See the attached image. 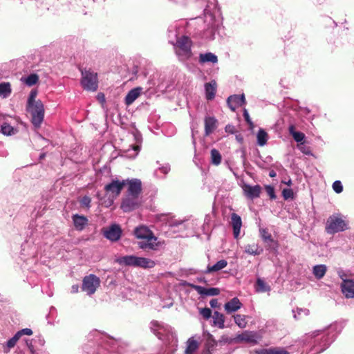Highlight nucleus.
<instances>
[{"mask_svg": "<svg viewBox=\"0 0 354 354\" xmlns=\"http://www.w3.org/2000/svg\"><path fill=\"white\" fill-rule=\"evenodd\" d=\"M335 339V335L331 329L317 330L306 334L304 341V344L310 348V351L317 354L328 348Z\"/></svg>", "mask_w": 354, "mask_h": 354, "instance_id": "1", "label": "nucleus"}, {"mask_svg": "<svg viewBox=\"0 0 354 354\" xmlns=\"http://www.w3.org/2000/svg\"><path fill=\"white\" fill-rule=\"evenodd\" d=\"M176 27L168 30L169 42L174 46V51L180 62H185L192 56V41L186 35L178 37Z\"/></svg>", "mask_w": 354, "mask_h": 354, "instance_id": "2", "label": "nucleus"}, {"mask_svg": "<svg viewBox=\"0 0 354 354\" xmlns=\"http://www.w3.org/2000/svg\"><path fill=\"white\" fill-rule=\"evenodd\" d=\"M134 235L141 239L138 243V246L142 250H157L161 245V242L158 241V238L154 236L153 232L145 225H140L135 228Z\"/></svg>", "mask_w": 354, "mask_h": 354, "instance_id": "3", "label": "nucleus"}, {"mask_svg": "<svg viewBox=\"0 0 354 354\" xmlns=\"http://www.w3.org/2000/svg\"><path fill=\"white\" fill-rule=\"evenodd\" d=\"M117 262L122 266L151 268L156 265L155 262L148 258L139 257L134 255H127L117 259Z\"/></svg>", "mask_w": 354, "mask_h": 354, "instance_id": "4", "label": "nucleus"}, {"mask_svg": "<svg viewBox=\"0 0 354 354\" xmlns=\"http://www.w3.org/2000/svg\"><path fill=\"white\" fill-rule=\"evenodd\" d=\"M196 19H201L204 22H218L223 21V18L217 6L216 0H208V3L203 10V17L198 16Z\"/></svg>", "mask_w": 354, "mask_h": 354, "instance_id": "5", "label": "nucleus"}, {"mask_svg": "<svg viewBox=\"0 0 354 354\" xmlns=\"http://www.w3.org/2000/svg\"><path fill=\"white\" fill-rule=\"evenodd\" d=\"M325 228L328 234H334L346 230L348 223L341 214H333L328 218Z\"/></svg>", "mask_w": 354, "mask_h": 354, "instance_id": "6", "label": "nucleus"}, {"mask_svg": "<svg viewBox=\"0 0 354 354\" xmlns=\"http://www.w3.org/2000/svg\"><path fill=\"white\" fill-rule=\"evenodd\" d=\"M126 182L127 180H124L122 181L113 180L110 183L105 185L104 190L109 195V199L102 203L106 207H109L113 203L115 198L120 195L123 187L126 185Z\"/></svg>", "mask_w": 354, "mask_h": 354, "instance_id": "7", "label": "nucleus"}, {"mask_svg": "<svg viewBox=\"0 0 354 354\" xmlns=\"http://www.w3.org/2000/svg\"><path fill=\"white\" fill-rule=\"evenodd\" d=\"M88 339L101 344L102 347H105L106 349H108L107 347H109V349L111 351H115V344L116 341L97 330H92L88 335Z\"/></svg>", "mask_w": 354, "mask_h": 354, "instance_id": "8", "label": "nucleus"}, {"mask_svg": "<svg viewBox=\"0 0 354 354\" xmlns=\"http://www.w3.org/2000/svg\"><path fill=\"white\" fill-rule=\"evenodd\" d=\"M26 110L32 116L31 122L32 124L38 128L41 126L44 118V106L40 100H37L36 104L29 107Z\"/></svg>", "mask_w": 354, "mask_h": 354, "instance_id": "9", "label": "nucleus"}, {"mask_svg": "<svg viewBox=\"0 0 354 354\" xmlns=\"http://www.w3.org/2000/svg\"><path fill=\"white\" fill-rule=\"evenodd\" d=\"M81 73V84L83 88L87 91H96L98 86L97 73L91 69L82 70Z\"/></svg>", "mask_w": 354, "mask_h": 354, "instance_id": "10", "label": "nucleus"}, {"mask_svg": "<svg viewBox=\"0 0 354 354\" xmlns=\"http://www.w3.org/2000/svg\"><path fill=\"white\" fill-rule=\"evenodd\" d=\"M100 283V280L99 277L91 274L84 277L83 279L82 289L83 291L86 292L87 295H92L96 291Z\"/></svg>", "mask_w": 354, "mask_h": 354, "instance_id": "11", "label": "nucleus"}, {"mask_svg": "<svg viewBox=\"0 0 354 354\" xmlns=\"http://www.w3.org/2000/svg\"><path fill=\"white\" fill-rule=\"evenodd\" d=\"M103 236L111 242H116L120 239L122 234L121 227L116 223H113L102 230Z\"/></svg>", "mask_w": 354, "mask_h": 354, "instance_id": "12", "label": "nucleus"}, {"mask_svg": "<svg viewBox=\"0 0 354 354\" xmlns=\"http://www.w3.org/2000/svg\"><path fill=\"white\" fill-rule=\"evenodd\" d=\"M140 205L139 197L126 195L121 203V209L124 212H129L138 208Z\"/></svg>", "mask_w": 354, "mask_h": 354, "instance_id": "13", "label": "nucleus"}, {"mask_svg": "<svg viewBox=\"0 0 354 354\" xmlns=\"http://www.w3.org/2000/svg\"><path fill=\"white\" fill-rule=\"evenodd\" d=\"M126 185H127V195L139 197L142 191V183L140 180L137 178L127 179Z\"/></svg>", "mask_w": 354, "mask_h": 354, "instance_id": "14", "label": "nucleus"}, {"mask_svg": "<svg viewBox=\"0 0 354 354\" xmlns=\"http://www.w3.org/2000/svg\"><path fill=\"white\" fill-rule=\"evenodd\" d=\"M242 189L245 196L251 200L259 197L261 190V187L258 185L252 186L246 183L243 185Z\"/></svg>", "mask_w": 354, "mask_h": 354, "instance_id": "15", "label": "nucleus"}, {"mask_svg": "<svg viewBox=\"0 0 354 354\" xmlns=\"http://www.w3.org/2000/svg\"><path fill=\"white\" fill-rule=\"evenodd\" d=\"M236 338L241 342L257 344L261 337L257 332L245 331L239 334Z\"/></svg>", "mask_w": 354, "mask_h": 354, "instance_id": "16", "label": "nucleus"}, {"mask_svg": "<svg viewBox=\"0 0 354 354\" xmlns=\"http://www.w3.org/2000/svg\"><path fill=\"white\" fill-rule=\"evenodd\" d=\"M133 137H134V140L136 141V144L131 145V148L128 149L126 151V153H127L126 156H127L130 158H136L138 156V154L140 150V144H141V140H142L140 134L137 133H133Z\"/></svg>", "mask_w": 354, "mask_h": 354, "instance_id": "17", "label": "nucleus"}, {"mask_svg": "<svg viewBox=\"0 0 354 354\" xmlns=\"http://www.w3.org/2000/svg\"><path fill=\"white\" fill-rule=\"evenodd\" d=\"M189 286L195 290L201 296H216L219 295L220 290L217 288H209L189 283Z\"/></svg>", "mask_w": 354, "mask_h": 354, "instance_id": "18", "label": "nucleus"}, {"mask_svg": "<svg viewBox=\"0 0 354 354\" xmlns=\"http://www.w3.org/2000/svg\"><path fill=\"white\" fill-rule=\"evenodd\" d=\"M227 102L230 109L234 111L237 107L245 104V95L244 94L231 95L227 98Z\"/></svg>", "mask_w": 354, "mask_h": 354, "instance_id": "19", "label": "nucleus"}, {"mask_svg": "<svg viewBox=\"0 0 354 354\" xmlns=\"http://www.w3.org/2000/svg\"><path fill=\"white\" fill-rule=\"evenodd\" d=\"M343 295L346 298H354V281L352 279H344L341 284Z\"/></svg>", "mask_w": 354, "mask_h": 354, "instance_id": "20", "label": "nucleus"}, {"mask_svg": "<svg viewBox=\"0 0 354 354\" xmlns=\"http://www.w3.org/2000/svg\"><path fill=\"white\" fill-rule=\"evenodd\" d=\"M205 135L206 136L212 133L218 127V120L214 116H206L204 119Z\"/></svg>", "mask_w": 354, "mask_h": 354, "instance_id": "21", "label": "nucleus"}, {"mask_svg": "<svg viewBox=\"0 0 354 354\" xmlns=\"http://www.w3.org/2000/svg\"><path fill=\"white\" fill-rule=\"evenodd\" d=\"M231 225L233 229V235L235 239H238L240 235L242 221L240 216L236 213L231 214Z\"/></svg>", "mask_w": 354, "mask_h": 354, "instance_id": "22", "label": "nucleus"}, {"mask_svg": "<svg viewBox=\"0 0 354 354\" xmlns=\"http://www.w3.org/2000/svg\"><path fill=\"white\" fill-rule=\"evenodd\" d=\"M241 307L242 304L237 297L232 298L224 305V309L228 314L237 311Z\"/></svg>", "mask_w": 354, "mask_h": 354, "instance_id": "23", "label": "nucleus"}, {"mask_svg": "<svg viewBox=\"0 0 354 354\" xmlns=\"http://www.w3.org/2000/svg\"><path fill=\"white\" fill-rule=\"evenodd\" d=\"M26 344L32 354H35L36 351L38 349V346H44L45 344V340L41 336H37L35 339L31 340H26Z\"/></svg>", "mask_w": 354, "mask_h": 354, "instance_id": "24", "label": "nucleus"}, {"mask_svg": "<svg viewBox=\"0 0 354 354\" xmlns=\"http://www.w3.org/2000/svg\"><path fill=\"white\" fill-rule=\"evenodd\" d=\"M142 91V87H136L130 90L127 94L124 102L127 105L131 104L141 94Z\"/></svg>", "mask_w": 354, "mask_h": 354, "instance_id": "25", "label": "nucleus"}, {"mask_svg": "<svg viewBox=\"0 0 354 354\" xmlns=\"http://www.w3.org/2000/svg\"><path fill=\"white\" fill-rule=\"evenodd\" d=\"M74 226L77 230L82 231L88 224V219L86 216L75 214L72 217Z\"/></svg>", "mask_w": 354, "mask_h": 354, "instance_id": "26", "label": "nucleus"}, {"mask_svg": "<svg viewBox=\"0 0 354 354\" xmlns=\"http://www.w3.org/2000/svg\"><path fill=\"white\" fill-rule=\"evenodd\" d=\"M198 62L201 64H204L206 63H211L214 64L218 62V57L215 54L210 52L201 53L199 54L198 57Z\"/></svg>", "mask_w": 354, "mask_h": 354, "instance_id": "27", "label": "nucleus"}, {"mask_svg": "<svg viewBox=\"0 0 354 354\" xmlns=\"http://www.w3.org/2000/svg\"><path fill=\"white\" fill-rule=\"evenodd\" d=\"M217 84L215 80H212L210 82L205 84V97L208 100L214 98Z\"/></svg>", "mask_w": 354, "mask_h": 354, "instance_id": "28", "label": "nucleus"}, {"mask_svg": "<svg viewBox=\"0 0 354 354\" xmlns=\"http://www.w3.org/2000/svg\"><path fill=\"white\" fill-rule=\"evenodd\" d=\"M169 171L170 165L168 163H165L155 169L153 176L158 179H163L165 178L166 175L169 172Z\"/></svg>", "mask_w": 354, "mask_h": 354, "instance_id": "29", "label": "nucleus"}, {"mask_svg": "<svg viewBox=\"0 0 354 354\" xmlns=\"http://www.w3.org/2000/svg\"><path fill=\"white\" fill-rule=\"evenodd\" d=\"M288 132L292 136L295 141L298 144L304 142L305 139V134L302 132L297 131L294 124L289 125Z\"/></svg>", "mask_w": 354, "mask_h": 354, "instance_id": "30", "label": "nucleus"}, {"mask_svg": "<svg viewBox=\"0 0 354 354\" xmlns=\"http://www.w3.org/2000/svg\"><path fill=\"white\" fill-rule=\"evenodd\" d=\"M150 328L153 333L160 339H162V330H166L165 326L158 321H152L150 323Z\"/></svg>", "mask_w": 354, "mask_h": 354, "instance_id": "31", "label": "nucleus"}, {"mask_svg": "<svg viewBox=\"0 0 354 354\" xmlns=\"http://www.w3.org/2000/svg\"><path fill=\"white\" fill-rule=\"evenodd\" d=\"M257 354H290L283 348H262L256 351Z\"/></svg>", "mask_w": 354, "mask_h": 354, "instance_id": "32", "label": "nucleus"}, {"mask_svg": "<svg viewBox=\"0 0 354 354\" xmlns=\"http://www.w3.org/2000/svg\"><path fill=\"white\" fill-rule=\"evenodd\" d=\"M227 265V262L225 259H221L216 263L213 266H207V270L205 273H211L214 272H218L223 268H225Z\"/></svg>", "mask_w": 354, "mask_h": 354, "instance_id": "33", "label": "nucleus"}, {"mask_svg": "<svg viewBox=\"0 0 354 354\" xmlns=\"http://www.w3.org/2000/svg\"><path fill=\"white\" fill-rule=\"evenodd\" d=\"M326 271L327 267L324 264L316 265L313 268V273L317 279H322Z\"/></svg>", "mask_w": 354, "mask_h": 354, "instance_id": "34", "label": "nucleus"}, {"mask_svg": "<svg viewBox=\"0 0 354 354\" xmlns=\"http://www.w3.org/2000/svg\"><path fill=\"white\" fill-rule=\"evenodd\" d=\"M12 93V88L10 82L0 83V97L1 98H7Z\"/></svg>", "mask_w": 354, "mask_h": 354, "instance_id": "35", "label": "nucleus"}, {"mask_svg": "<svg viewBox=\"0 0 354 354\" xmlns=\"http://www.w3.org/2000/svg\"><path fill=\"white\" fill-rule=\"evenodd\" d=\"M198 348V343L193 337H190L187 341V347L185 349V354H194Z\"/></svg>", "mask_w": 354, "mask_h": 354, "instance_id": "36", "label": "nucleus"}, {"mask_svg": "<svg viewBox=\"0 0 354 354\" xmlns=\"http://www.w3.org/2000/svg\"><path fill=\"white\" fill-rule=\"evenodd\" d=\"M213 322L214 325L217 326L219 328H224L225 319L223 315L218 311H215L213 315Z\"/></svg>", "mask_w": 354, "mask_h": 354, "instance_id": "37", "label": "nucleus"}, {"mask_svg": "<svg viewBox=\"0 0 354 354\" xmlns=\"http://www.w3.org/2000/svg\"><path fill=\"white\" fill-rule=\"evenodd\" d=\"M255 290L258 292H265L270 290V286L268 285L262 279L258 278L256 282Z\"/></svg>", "mask_w": 354, "mask_h": 354, "instance_id": "38", "label": "nucleus"}, {"mask_svg": "<svg viewBox=\"0 0 354 354\" xmlns=\"http://www.w3.org/2000/svg\"><path fill=\"white\" fill-rule=\"evenodd\" d=\"M211 160L210 162L212 165L218 166L221 164L222 156L221 153L216 149H212L210 151Z\"/></svg>", "mask_w": 354, "mask_h": 354, "instance_id": "39", "label": "nucleus"}, {"mask_svg": "<svg viewBox=\"0 0 354 354\" xmlns=\"http://www.w3.org/2000/svg\"><path fill=\"white\" fill-rule=\"evenodd\" d=\"M244 251L245 253L251 255H259L263 252V250L259 248L258 245L252 244L245 245Z\"/></svg>", "mask_w": 354, "mask_h": 354, "instance_id": "40", "label": "nucleus"}, {"mask_svg": "<svg viewBox=\"0 0 354 354\" xmlns=\"http://www.w3.org/2000/svg\"><path fill=\"white\" fill-rule=\"evenodd\" d=\"M19 339V337L15 334L12 337L8 339L5 344L3 345L4 353H7L12 348Z\"/></svg>", "mask_w": 354, "mask_h": 354, "instance_id": "41", "label": "nucleus"}, {"mask_svg": "<svg viewBox=\"0 0 354 354\" xmlns=\"http://www.w3.org/2000/svg\"><path fill=\"white\" fill-rule=\"evenodd\" d=\"M257 144L259 146L263 147L266 144V142L268 141V133L263 129H260L257 133Z\"/></svg>", "mask_w": 354, "mask_h": 354, "instance_id": "42", "label": "nucleus"}, {"mask_svg": "<svg viewBox=\"0 0 354 354\" xmlns=\"http://www.w3.org/2000/svg\"><path fill=\"white\" fill-rule=\"evenodd\" d=\"M292 314L293 317L297 320L308 316L310 314V311L307 308H297L295 310H292Z\"/></svg>", "mask_w": 354, "mask_h": 354, "instance_id": "43", "label": "nucleus"}, {"mask_svg": "<svg viewBox=\"0 0 354 354\" xmlns=\"http://www.w3.org/2000/svg\"><path fill=\"white\" fill-rule=\"evenodd\" d=\"M21 80L28 86H32L35 84H36L39 80V76L35 74L32 73L29 75L28 77L25 78H22Z\"/></svg>", "mask_w": 354, "mask_h": 354, "instance_id": "44", "label": "nucleus"}, {"mask_svg": "<svg viewBox=\"0 0 354 354\" xmlns=\"http://www.w3.org/2000/svg\"><path fill=\"white\" fill-rule=\"evenodd\" d=\"M234 322L241 328L246 327L247 322L245 320V316L243 315H236L234 316Z\"/></svg>", "mask_w": 354, "mask_h": 354, "instance_id": "45", "label": "nucleus"}, {"mask_svg": "<svg viewBox=\"0 0 354 354\" xmlns=\"http://www.w3.org/2000/svg\"><path fill=\"white\" fill-rule=\"evenodd\" d=\"M0 132L6 136H11L14 134L13 127L8 123H3L0 127Z\"/></svg>", "mask_w": 354, "mask_h": 354, "instance_id": "46", "label": "nucleus"}, {"mask_svg": "<svg viewBox=\"0 0 354 354\" xmlns=\"http://www.w3.org/2000/svg\"><path fill=\"white\" fill-rule=\"evenodd\" d=\"M37 95V90H32L30 91L28 98V100H27V106L26 107H29V106H32L35 104H36V102L37 101L35 100Z\"/></svg>", "mask_w": 354, "mask_h": 354, "instance_id": "47", "label": "nucleus"}, {"mask_svg": "<svg viewBox=\"0 0 354 354\" xmlns=\"http://www.w3.org/2000/svg\"><path fill=\"white\" fill-rule=\"evenodd\" d=\"M297 149L302 152L305 155H312L310 149L309 147L306 146L304 142H301L297 144Z\"/></svg>", "mask_w": 354, "mask_h": 354, "instance_id": "48", "label": "nucleus"}, {"mask_svg": "<svg viewBox=\"0 0 354 354\" xmlns=\"http://www.w3.org/2000/svg\"><path fill=\"white\" fill-rule=\"evenodd\" d=\"M260 232H261V238L265 242H273L274 241L273 239H272L271 234L266 230L263 229V230H261Z\"/></svg>", "mask_w": 354, "mask_h": 354, "instance_id": "49", "label": "nucleus"}, {"mask_svg": "<svg viewBox=\"0 0 354 354\" xmlns=\"http://www.w3.org/2000/svg\"><path fill=\"white\" fill-rule=\"evenodd\" d=\"M332 187H333V190L337 194H340L343 191V186H342V184L341 181H339V180H335L333 183V186Z\"/></svg>", "mask_w": 354, "mask_h": 354, "instance_id": "50", "label": "nucleus"}, {"mask_svg": "<svg viewBox=\"0 0 354 354\" xmlns=\"http://www.w3.org/2000/svg\"><path fill=\"white\" fill-rule=\"evenodd\" d=\"M17 336L19 337L20 339L23 335H32V330L30 328H24L21 329L16 333Z\"/></svg>", "mask_w": 354, "mask_h": 354, "instance_id": "51", "label": "nucleus"}, {"mask_svg": "<svg viewBox=\"0 0 354 354\" xmlns=\"http://www.w3.org/2000/svg\"><path fill=\"white\" fill-rule=\"evenodd\" d=\"M282 195L284 199L287 200L289 198H292L294 196V193L292 189H283L282 191Z\"/></svg>", "mask_w": 354, "mask_h": 354, "instance_id": "52", "label": "nucleus"}, {"mask_svg": "<svg viewBox=\"0 0 354 354\" xmlns=\"http://www.w3.org/2000/svg\"><path fill=\"white\" fill-rule=\"evenodd\" d=\"M200 314L203 317V318L208 319L212 316V310L208 308H204L200 310Z\"/></svg>", "mask_w": 354, "mask_h": 354, "instance_id": "53", "label": "nucleus"}, {"mask_svg": "<svg viewBox=\"0 0 354 354\" xmlns=\"http://www.w3.org/2000/svg\"><path fill=\"white\" fill-rule=\"evenodd\" d=\"M91 199L88 196H84L82 198L80 201V203L82 206L86 207L87 208L90 207Z\"/></svg>", "mask_w": 354, "mask_h": 354, "instance_id": "54", "label": "nucleus"}, {"mask_svg": "<svg viewBox=\"0 0 354 354\" xmlns=\"http://www.w3.org/2000/svg\"><path fill=\"white\" fill-rule=\"evenodd\" d=\"M266 191L268 195L270 197V198L274 199L276 198L274 189L272 186L267 185L266 187Z\"/></svg>", "mask_w": 354, "mask_h": 354, "instance_id": "55", "label": "nucleus"}, {"mask_svg": "<svg viewBox=\"0 0 354 354\" xmlns=\"http://www.w3.org/2000/svg\"><path fill=\"white\" fill-rule=\"evenodd\" d=\"M243 117H244L245 120L250 126V127H252L254 125L253 122L250 118V115H249L247 109H244V110H243Z\"/></svg>", "mask_w": 354, "mask_h": 354, "instance_id": "56", "label": "nucleus"}, {"mask_svg": "<svg viewBox=\"0 0 354 354\" xmlns=\"http://www.w3.org/2000/svg\"><path fill=\"white\" fill-rule=\"evenodd\" d=\"M169 1L179 6H185L187 4L189 0H169Z\"/></svg>", "mask_w": 354, "mask_h": 354, "instance_id": "57", "label": "nucleus"}, {"mask_svg": "<svg viewBox=\"0 0 354 354\" xmlns=\"http://www.w3.org/2000/svg\"><path fill=\"white\" fill-rule=\"evenodd\" d=\"M170 226L172 227H177V226H183L185 227V222L183 221H175L171 222V223L170 224Z\"/></svg>", "mask_w": 354, "mask_h": 354, "instance_id": "58", "label": "nucleus"}, {"mask_svg": "<svg viewBox=\"0 0 354 354\" xmlns=\"http://www.w3.org/2000/svg\"><path fill=\"white\" fill-rule=\"evenodd\" d=\"M209 304L212 308H216L218 306V300L216 299H212L209 301Z\"/></svg>", "mask_w": 354, "mask_h": 354, "instance_id": "59", "label": "nucleus"}, {"mask_svg": "<svg viewBox=\"0 0 354 354\" xmlns=\"http://www.w3.org/2000/svg\"><path fill=\"white\" fill-rule=\"evenodd\" d=\"M78 290H79L78 285H73V286H72V287H71V292L76 293V292H78Z\"/></svg>", "mask_w": 354, "mask_h": 354, "instance_id": "60", "label": "nucleus"}, {"mask_svg": "<svg viewBox=\"0 0 354 354\" xmlns=\"http://www.w3.org/2000/svg\"><path fill=\"white\" fill-rule=\"evenodd\" d=\"M282 183H284L288 186H290L292 185V180L290 179H289L288 180L286 181V180H282L281 181Z\"/></svg>", "mask_w": 354, "mask_h": 354, "instance_id": "61", "label": "nucleus"}, {"mask_svg": "<svg viewBox=\"0 0 354 354\" xmlns=\"http://www.w3.org/2000/svg\"><path fill=\"white\" fill-rule=\"evenodd\" d=\"M269 176L272 178L275 177L277 176V174L274 171H270L269 173Z\"/></svg>", "mask_w": 354, "mask_h": 354, "instance_id": "62", "label": "nucleus"}, {"mask_svg": "<svg viewBox=\"0 0 354 354\" xmlns=\"http://www.w3.org/2000/svg\"><path fill=\"white\" fill-rule=\"evenodd\" d=\"M97 97L100 100L104 101V97L103 94L99 93Z\"/></svg>", "mask_w": 354, "mask_h": 354, "instance_id": "63", "label": "nucleus"}, {"mask_svg": "<svg viewBox=\"0 0 354 354\" xmlns=\"http://www.w3.org/2000/svg\"><path fill=\"white\" fill-rule=\"evenodd\" d=\"M212 35H213V30H211V32L209 34H205L204 35L205 37H212Z\"/></svg>", "mask_w": 354, "mask_h": 354, "instance_id": "64", "label": "nucleus"}]
</instances>
